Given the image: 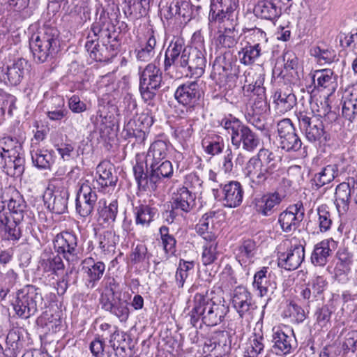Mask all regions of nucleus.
Returning a JSON list of instances; mask_svg holds the SVG:
<instances>
[{"mask_svg":"<svg viewBox=\"0 0 357 357\" xmlns=\"http://www.w3.org/2000/svg\"><path fill=\"white\" fill-rule=\"evenodd\" d=\"M119 33L111 22L109 14L102 10L99 17L92 24L85 47L90 57L100 62L109 61L120 46Z\"/></svg>","mask_w":357,"mask_h":357,"instance_id":"obj_1","label":"nucleus"},{"mask_svg":"<svg viewBox=\"0 0 357 357\" xmlns=\"http://www.w3.org/2000/svg\"><path fill=\"white\" fill-rule=\"evenodd\" d=\"M229 311V307L221 301L215 302L213 298L197 294L193 300L187 301L182 315L193 326L201 328L202 324L207 326L221 324Z\"/></svg>","mask_w":357,"mask_h":357,"instance_id":"obj_2","label":"nucleus"},{"mask_svg":"<svg viewBox=\"0 0 357 357\" xmlns=\"http://www.w3.org/2000/svg\"><path fill=\"white\" fill-rule=\"evenodd\" d=\"M205 59L196 48L186 47L183 49L180 58V75L183 77L196 79L204 73ZM197 84L195 80L188 84H180V104L186 107V112L193 107L197 100Z\"/></svg>","mask_w":357,"mask_h":357,"instance_id":"obj_3","label":"nucleus"},{"mask_svg":"<svg viewBox=\"0 0 357 357\" xmlns=\"http://www.w3.org/2000/svg\"><path fill=\"white\" fill-rule=\"evenodd\" d=\"M0 199V231H4L5 235L16 241L22 236L20 225L24 219L26 203L16 190L8 199L7 207L6 200L2 196Z\"/></svg>","mask_w":357,"mask_h":357,"instance_id":"obj_4","label":"nucleus"},{"mask_svg":"<svg viewBox=\"0 0 357 357\" xmlns=\"http://www.w3.org/2000/svg\"><path fill=\"white\" fill-rule=\"evenodd\" d=\"M277 167L274 153L268 149H260L257 155L249 159L245 167L251 187L254 189L265 187L273 178Z\"/></svg>","mask_w":357,"mask_h":357,"instance_id":"obj_5","label":"nucleus"},{"mask_svg":"<svg viewBox=\"0 0 357 357\" xmlns=\"http://www.w3.org/2000/svg\"><path fill=\"white\" fill-rule=\"evenodd\" d=\"M30 48L34 59L43 63L53 58L59 47V31L57 29L44 26L32 35Z\"/></svg>","mask_w":357,"mask_h":357,"instance_id":"obj_6","label":"nucleus"},{"mask_svg":"<svg viewBox=\"0 0 357 357\" xmlns=\"http://www.w3.org/2000/svg\"><path fill=\"white\" fill-rule=\"evenodd\" d=\"M102 284L103 289L99 298L101 308L116 317L121 322H126L130 310L127 301L121 298L119 284L114 278L109 277L102 281Z\"/></svg>","mask_w":357,"mask_h":357,"instance_id":"obj_7","label":"nucleus"},{"mask_svg":"<svg viewBox=\"0 0 357 357\" xmlns=\"http://www.w3.org/2000/svg\"><path fill=\"white\" fill-rule=\"evenodd\" d=\"M220 125L231 135V144L236 149L252 153L260 145L259 137L231 114L222 119Z\"/></svg>","mask_w":357,"mask_h":357,"instance_id":"obj_8","label":"nucleus"},{"mask_svg":"<svg viewBox=\"0 0 357 357\" xmlns=\"http://www.w3.org/2000/svg\"><path fill=\"white\" fill-rule=\"evenodd\" d=\"M16 314L22 319H28L45 305L39 288L26 285L18 290L13 303Z\"/></svg>","mask_w":357,"mask_h":357,"instance_id":"obj_9","label":"nucleus"},{"mask_svg":"<svg viewBox=\"0 0 357 357\" xmlns=\"http://www.w3.org/2000/svg\"><path fill=\"white\" fill-rule=\"evenodd\" d=\"M299 128L305 132L307 139L312 143H325L330 139L324 129L321 114L314 115L313 112L299 111L296 113Z\"/></svg>","mask_w":357,"mask_h":357,"instance_id":"obj_10","label":"nucleus"},{"mask_svg":"<svg viewBox=\"0 0 357 357\" xmlns=\"http://www.w3.org/2000/svg\"><path fill=\"white\" fill-rule=\"evenodd\" d=\"M287 245L286 242L278 248V266L287 271L298 268L305 259L304 245L293 238Z\"/></svg>","mask_w":357,"mask_h":357,"instance_id":"obj_11","label":"nucleus"},{"mask_svg":"<svg viewBox=\"0 0 357 357\" xmlns=\"http://www.w3.org/2000/svg\"><path fill=\"white\" fill-rule=\"evenodd\" d=\"M69 192L64 183L57 179L52 181L43 195L47 208L56 214H63L67 211Z\"/></svg>","mask_w":357,"mask_h":357,"instance_id":"obj_12","label":"nucleus"},{"mask_svg":"<svg viewBox=\"0 0 357 357\" xmlns=\"http://www.w3.org/2000/svg\"><path fill=\"white\" fill-rule=\"evenodd\" d=\"M219 186L220 188H213V195L225 207L236 208L242 204L244 190L240 182L231 181Z\"/></svg>","mask_w":357,"mask_h":357,"instance_id":"obj_13","label":"nucleus"},{"mask_svg":"<svg viewBox=\"0 0 357 357\" xmlns=\"http://www.w3.org/2000/svg\"><path fill=\"white\" fill-rule=\"evenodd\" d=\"M162 73L154 63L146 66L140 75L139 91L145 102L152 100L155 96V91L160 86Z\"/></svg>","mask_w":357,"mask_h":357,"instance_id":"obj_14","label":"nucleus"},{"mask_svg":"<svg viewBox=\"0 0 357 357\" xmlns=\"http://www.w3.org/2000/svg\"><path fill=\"white\" fill-rule=\"evenodd\" d=\"M54 248L58 255L69 262L76 261L80 252L77 236L69 231L61 232L55 236Z\"/></svg>","mask_w":357,"mask_h":357,"instance_id":"obj_15","label":"nucleus"},{"mask_svg":"<svg viewBox=\"0 0 357 357\" xmlns=\"http://www.w3.org/2000/svg\"><path fill=\"white\" fill-rule=\"evenodd\" d=\"M305 217V208L301 202L289 206L278 215V222L284 233L291 234L299 227Z\"/></svg>","mask_w":357,"mask_h":357,"instance_id":"obj_16","label":"nucleus"},{"mask_svg":"<svg viewBox=\"0 0 357 357\" xmlns=\"http://www.w3.org/2000/svg\"><path fill=\"white\" fill-rule=\"evenodd\" d=\"M28 67L27 61L22 58H18L11 63L0 67V82L6 85H18L28 70Z\"/></svg>","mask_w":357,"mask_h":357,"instance_id":"obj_17","label":"nucleus"},{"mask_svg":"<svg viewBox=\"0 0 357 357\" xmlns=\"http://www.w3.org/2000/svg\"><path fill=\"white\" fill-rule=\"evenodd\" d=\"M232 304L242 318H252L253 313L257 309V305L251 294L245 287L242 286L235 288L232 296Z\"/></svg>","mask_w":357,"mask_h":357,"instance_id":"obj_18","label":"nucleus"},{"mask_svg":"<svg viewBox=\"0 0 357 357\" xmlns=\"http://www.w3.org/2000/svg\"><path fill=\"white\" fill-rule=\"evenodd\" d=\"M96 202V192L89 185L83 183L77 192L75 200L77 213L82 218L89 217L93 211Z\"/></svg>","mask_w":357,"mask_h":357,"instance_id":"obj_19","label":"nucleus"},{"mask_svg":"<svg viewBox=\"0 0 357 357\" xmlns=\"http://www.w3.org/2000/svg\"><path fill=\"white\" fill-rule=\"evenodd\" d=\"M238 0H211L208 20L211 22H221L230 20L231 13L238 8Z\"/></svg>","mask_w":357,"mask_h":357,"instance_id":"obj_20","label":"nucleus"},{"mask_svg":"<svg viewBox=\"0 0 357 357\" xmlns=\"http://www.w3.org/2000/svg\"><path fill=\"white\" fill-rule=\"evenodd\" d=\"M84 284L87 289H93L102 277L105 265L102 261H95L91 257L85 259L82 268Z\"/></svg>","mask_w":357,"mask_h":357,"instance_id":"obj_21","label":"nucleus"},{"mask_svg":"<svg viewBox=\"0 0 357 357\" xmlns=\"http://www.w3.org/2000/svg\"><path fill=\"white\" fill-rule=\"evenodd\" d=\"M272 351L278 356L289 354L295 344L292 334L286 333L280 327L275 326L271 335Z\"/></svg>","mask_w":357,"mask_h":357,"instance_id":"obj_22","label":"nucleus"},{"mask_svg":"<svg viewBox=\"0 0 357 357\" xmlns=\"http://www.w3.org/2000/svg\"><path fill=\"white\" fill-rule=\"evenodd\" d=\"M337 246V243L333 238L325 239L317 243L311 255L312 264L317 266H324Z\"/></svg>","mask_w":357,"mask_h":357,"instance_id":"obj_23","label":"nucleus"},{"mask_svg":"<svg viewBox=\"0 0 357 357\" xmlns=\"http://www.w3.org/2000/svg\"><path fill=\"white\" fill-rule=\"evenodd\" d=\"M114 167L108 161L101 162L96 167L98 177L94 183V188L105 190L114 187L118 181V177L113 172Z\"/></svg>","mask_w":357,"mask_h":357,"instance_id":"obj_24","label":"nucleus"},{"mask_svg":"<svg viewBox=\"0 0 357 357\" xmlns=\"http://www.w3.org/2000/svg\"><path fill=\"white\" fill-rule=\"evenodd\" d=\"M195 205V196L192 195V190H180V210L184 213L180 215L183 218L186 226L192 225L197 219Z\"/></svg>","mask_w":357,"mask_h":357,"instance_id":"obj_25","label":"nucleus"},{"mask_svg":"<svg viewBox=\"0 0 357 357\" xmlns=\"http://www.w3.org/2000/svg\"><path fill=\"white\" fill-rule=\"evenodd\" d=\"M165 75L176 79L178 73V38H174L165 52L164 61Z\"/></svg>","mask_w":357,"mask_h":357,"instance_id":"obj_26","label":"nucleus"},{"mask_svg":"<svg viewBox=\"0 0 357 357\" xmlns=\"http://www.w3.org/2000/svg\"><path fill=\"white\" fill-rule=\"evenodd\" d=\"M312 80L315 88L326 89L329 94L333 93L337 87V76L329 68L315 70Z\"/></svg>","mask_w":357,"mask_h":357,"instance_id":"obj_27","label":"nucleus"},{"mask_svg":"<svg viewBox=\"0 0 357 357\" xmlns=\"http://www.w3.org/2000/svg\"><path fill=\"white\" fill-rule=\"evenodd\" d=\"M273 102L278 112L284 114L296 105V98L285 85L277 89L273 94Z\"/></svg>","mask_w":357,"mask_h":357,"instance_id":"obj_28","label":"nucleus"},{"mask_svg":"<svg viewBox=\"0 0 357 357\" xmlns=\"http://www.w3.org/2000/svg\"><path fill=\"white\" fill-rule=\"evenodd\" d=\"M276 1L259 0L254 8L255 16L271 22L277 20L282 14V9Z\"/></svg>","mask_w":357,"mask_h":357,"instance_id":"obj_29","label":"nucleus"},{"mask_svg":"<svg viewBox=\"0 0 357 357\" xmlns=\"http://www.w3.org/2000/svg\"><path fill=\"white\" fill-rule=\"evenodd\" d=\"M352 177L347 182H342L337 185L335 192V204L340 213H346L349 208L352 197Z\"/></svg>","mask_w":357,"mask_h":357,"instance_id":"obj_30","label":"nucleus"},{"mask_svg":"<svg viewBox=\"0 0 357 357\" xmlns=\"http://www.w3.org/2000/svg\"><path fill=\"white\" fill-rule=\"evenodd\" d=\"M282 202V196L278 192L267 193L255 199L256 211L264 216L271 215L273 208Z\"/></svg>","mask_w":357,"mask_h":357,"instance_id":"obj_31","label":"nucleus"},{"mask_svg":"<svg viewBox=\"0 0 357 357\" xmlns=\"http://www.w3.org/2000/svg\"><path fill=\"white\" fill-rule=\"evenodd\" d=\"M268 269L267 267H263L254 275L253 287L259 291L261 297L273 293L276 288L275 283L271 281L270 275L267 274Z\"/></svg>","mask_w":357,"mask_h":357,"instance_id":"obj_32","label":"nucleus"},{"mask_svg":"<svg viewBox=\"0 0 357 357\" xmlns=\"http://www.w3.org/2000/svg\"><path fill=\"white\" fill-rule=\"evenodd\" d=\"M149 180L153 190L156 188V183L162 178H169L173 174L172 165L169 160H162L160 162L154 163L153 166H149Z\"/></svg>","mask_w":357,"mask_h":357,"instance_id":"obj_33","label":"nucleus"},{"mask_svg":"<svg viewBox=\"0 0 357 357\" xmlns=\"http://www.w3.org/2000/svg\"><path fill=\"white\" fill-rule=\"evenodd\" d=\"M339 174L338 166L336 164L328 165L322 167L320 171L316 173L312 179V184L317 188H320L324 185L331 183Z\"/></svg>","mask_w":357,"mask_h":357,"instance_id":"obj_34","label":"nucleus"},{"mask_svg":"<svg viewBox=\"0 0 357 357\" xmlns=\"http://www.w3.org/2000/svg\"><path fill=\"white\" fill-rule=\"evenodd\" d=\"M167 143L162 140H157L152 143L146 154V167L162 161L167 155Z\"/></svg>","mask_w":357,"mask_h":357,"instance_id":"obj_35","label":"nucleus"},{"mask_svg":"<svg viewBox=\"0 0 357 357\" xmlns=\"http://www.w3.org/2000/svg\"><path fill=\"white\" fill-rule=\"evenodd\" d=\"M22 149V143L16 137L6 136L0 139V157L2 159L12 158L16 153H21Z\"/></svg>","mask_w":357,"mask_h":357,"instance_id":"obj_36","label":"nucleus"},{"mask_svg":"<svg viewBox=\"0 0 357 357\" xmlns=\"http://www.w3.org/2000/svg\"><path fill=\"white\" fill-rule=\"evenodd\" d=\"M225 22H231V25L224 27V32L220 33L217 38V42L224 47L230 48L236 45V38L238 35V31L235 29L236 23L233 19V13H231L230 20L225 19L224 22L220 23H225Z\"/></svg>","mask_w":357,"mask_h":357,"instance_id":"obj_37","label":"nucleus"},{"mask_svg":"<svg viewBox=\"0 0 357 357\" xmlns=\"http://www.w3.org/2000/svg\"><path fill=\"white\" fill-rule=\"evenodd\" d=\"M31 155L33 164L40 169H50L54 160L50 152L32 146Z\"/></svg>","mask_w":357,"mask_h":357,"instance_id":"obj_38","label":"nucleus"},{"mask_svg":"<svg viewBox=\"0 0 357 357\" xmlns=\"http://www.w3.org/2000/svg\"><path fill=\"white\" fill-rule=\"evenodd\" d=\"M146 42L139 50H137V58L142 61H149L155 55V47L156 46V39L153 29L148 31Z\"/></svg>","mask_w":357,"mask_h":357,"instance_id":"obj_39","label":"nucleus"},{"mask_svg":"<svg viewBox=\"0 0 357 357\" xmlns=\"http://www.w3.org/2000/svg\"><path fill=\"white\" fill-rule=\"evenodd\" d=\"M202 146L206 153L215 155L222 152L225 143L222 137L212 133L208 135L202 140Z\"/></svg>","mask_w":357,"mask_h":357,"instance_id":"obj_40","label":"nucleus"},{"mask_svg":"<svg viewBox=\"0 0 357 357\" xmlns=\"http://www.w3.org/2000/svg\"><path fill=\"white\" fill-rule=\"evenodd\" d=\"M134 213L137 225L148 226L153 220L157 209L149 205L141 204L135 208Z\"/></svg>","mask_w":357,"mask_h":357,"instance_id":"obj_41","label":"nucleus"},{"mask_svg":"<svg viewBox=\"0 0 357 357\" xmlns=\"http://www.w3.org/2000/svg\"><path fill=\"white\" fill-rule=\"evenodd\" d=\"M261 47L259 43L251 45H246L238 51V55L240 62L244 65H251L261 54Z\"/></svg>","mask_w":357,"mask_h":357,"instance_id":"obj_42","label":"nucleus"},{"mask_svg":"<svg viewBox=\"0 0 357 357\" xmlns=\"http://www.w3.org/2000/svg\"><path fill=\"white\" fill-rule=\"evenodd\" d=\"M98 220L103 223L110 224L115 221L118 213V202L114 200L106 205L104 203V206L98 209Z\"/></svg>","mask_w":357,"mask_h":357,"instance_id":"obj_43","label":"nucleus"},{"mask_svg":"<svg viewBox=\"0 0 357 357\" xmlns=\"http://www.w3.org/2000/svg\"><path fill=\"white\" fill-rule=\"evenodd\" d=\"M317 224L321 232L328 231L333 224L331 213L328 206L323 204L317 208Z\"/></svg>","mask_w":357,"mask_h":357,"instance_id":"obj_44","label":"nucleus"},{"mask_svg":"<svg viewBox=\"0 0 357 357\" xmlns=\"http://www.w3.org/2000/svg\"><path fill=\"white\" fill-rule=\"evenodd\" d=\"M61 256L57 255L53 257L43 259L40 264L43 271L45 272H52L56 275H58L59 271H63L65 266Z\"/></svg>","mask_w":357,"mask_h":357,"instance_id":"obj_45","label":"nucleus"},{"mask_svg":"<svg viewBox=\"0 0 357 357\" xmlns=\"http://www.w3.org/2000/svg\"><path fill=\"white\" fill-rule=\"evenodd\" d=\"M135 121L130 119L125 125L122 134L125 138L135 137L137 141L142 142L145 140L146 134L142 128H135Z\"/></svg>","mask_w":357,"mask_h":357,"instance_id":"obj_46","label":"nucleus"},{"mask_svg":"<svg viewBox=\"0 0 357 357\" xmlns=\"http://www.w3.org/2000/svg\"><path fill=\"white\" fill-rule=\"evenodd\" d=\"M312 56L317 59L320 64L331 63L335 59V53L333 50L321 49L320 47H314L310 50Z\"/></svg>","mask_w":357,"mask_h":357,"instance_id":"obj_47","label":"nucleus"},{"mask_svg":"<svg viewBox=\"0 0 357 357\" xmlns=\"http://www.w3.org/2000/svg\"><path fill=\"white\" fill-rule=\"evenodd\" d=\"M279 146L287 152H296L302 146V142L297 133L279 141Z\"/></svg>","mask_w":357,"mask_h":357,"instance_id":"obj_48","label":"nucleus"},{"mask_svg":"<svg viewBox=\"0 0 357 357\" xmlns=\"http://www.w3.org/2000/svg\"><path fill=\"white\" fill-rule=\"evenodd\" d=\"M332 313V307L328 305L317 307L314 314L316 324L321 328L326 327L330 322Z\"/></svg>","mask_w":357,"mask_h":357,"instance_id":"obj_49","label":"nucleus"},{"mask_svg":"<svg viewBox=\"0 0 357 357\" xmlns=\"http://www.w3.org/2000/svg\"><path fill=\"white\" fill-rule=\"evenodd\" d=\"M257 250V245L255 241L247 239L243 241L238 248V257L244 259H251L254 257Z\"/></svg>","mask_w":357,"mask_h":357,"instance_id":"obj_50","label":"nucleus"},{"mask_svg":"<svg viewBox=\"0 0 357 357\" xmlns=\"http://www.w3.org/2000/svg\"><path fill=\"white\" fill-rule=\"evenodd\" d=\"M168 231L169 229L165 226H162L160 229L164 250L166 253L169 255H174L176 252V241L173 236L169 234Z\"/></svg>","mask_w":357,"mask_h":357,"instance_id":"obj_51","label":"nucleus"},{"mask_svg":"<svg viewBox=\"0 0 357 357\" xmlns=\"http://www.w3.org/2000/svg\"><path fill=\"white\" fill-rule=\"evenodd\" d=\"M12 158L13 160L9 158L6 174L9 176H18L24 172V158L20 156V153H16Z\"/></svg>","mask_w":357,"mask_h":357,"instance_id":"obj_52","label":"nucleus"},{"mask_svg":"<svg viewBox=\"0 0 357 357\" xmlns=\"http://www.w3.org/2000/svg\"><path fill=\"white\" fill-rule=\"evenodd\" d=\"M264 337L261 335H255L252 340H250V346L248 347L246 353L247 357H261L264 352V344L263 343Z\"/></svg>","mask_w":357,"mask_h":357,"instance_id":"obj_53","label":"nucleus"},{"mask_svg":"<svg viewBox=\"0 0 357 357\" xmlns=\"http://www.w3.org/2000/svg\"><path fill=\"white\" fill-rule=\"evenodd\" d=\"M115 235L111 231H105L99 237V247L104 252L114 251L115 248Z\"/></svg>","mask_w":357,"mask_h":357,"instance_id":"obj_54","label":"nucleus"},{"mask_svg":"<svg viewBox=\"0 0 357 357\" xmlns=\"http://www.w3.org/2000/svg\"><path fill=\"white\" fill-rule=\"evenodd\" d=\"M342 349L344 354L352 352L354 354L357 350V330L348 331L342 342Z\"/></svg>","mask_w":357,"mask_h":357,"instance_id":"obj_55","label":"nucleus"},{"mask_svg":"<svg viewBox=\"0 0 357 357\" xmlns=\"http://www.w3.org/2000/svg\"><path fill=\"white\" fill-rule=\"evenodd\" d=\"M277 130L279 141L296 133L294 124L289 119H284L280 121L277 123Z\"/></svg>","mask_w":357,"mask_h":357,"instance_id":"obj_56","label":"nucleus"},{"mask_svg":"<svg viewBox=\"0 0 357 357\" xmlns=\"http://www.w3.org/2000/svg\"><path fill=\"white\" fill-rule=\"evenodd\" d=\"M342 114L349 122H353L357 116V103L343 96Z\"/></svg>","mask_w":357,"mask_h":357,"instance_id":"obj_57","label":"nucleus"},{"mask_svg":"<svg viewBox=\"0 0 357 357\" xmlns=\"http://www.w3.org/2000/svg\"><path fill=\"white\" fill-rule=\"evenodd\" d=\"M284 315L286 317H290L297 322H302L305 319L304 310L297 304L290 303L286 310L284 311Z\"/></svg>","mask_w":357,"mask_h":357,"instance_id":"obj_58","label":"nucleus"},{"mask_svg":"<svg viewBox=\"0 0 357 357\" xmlns=\"http://www.w3.org/2000/svg\"><path fill=\"white\" fill-rule=\"evenodd\" d=\"M337 257L344 271H349L353 263V254L349 252L347 248H342L338 250Z\"/></svg>","mask_w":357,"mask_h":357,"instance_id":"obj_59","label":"nucleus"},{"mask_svg":"<svg viewBox=\"0 0 357 357\" xmlns=\"http://www.w3.org/2000/svg\"><path fill=\"white\" fill-rule=\"evenodd\" d=\"M216 244H205L204 245V251L202 253V262L204 265L212 264L217 258Z\"/></svg>","mask_w":357,"mask_h":357,"instance_id":"obj_60","label":"nucleus"},{"mask_svg":"<svg viewBox=\"0 0 357 357\" xmlns=\"http://www.w3.org/2000/svg\"><path fill=\"white\" fill-rule=\"evenodd\" d=\"M39 321L45 325L49 330L52 333H56L61 326V320L56 317H54L52 314L49 316L47 313H45L40 318Z\"/></svg>","mask_w":357,"mask_h":357,"instance_id":"obj_61","label":"nucleus"},{"mask_svg":"<svg viewBox=\"0 0 357 357\" xmlns=\"http://www.w3.org/2000/svg\"><path fill=\"white\" fill-rule=\"evenodd\" d=\"M248 77L252 78L253 82L250 84H244L243 89L249 92L252 88L257 89L264 86V75L261 73H256L253 71H248Z\"/></svg>","mask_w":357,"mask_h":357,"instance_id":"obj_62","label":"nucleus"},{"mask_svg":"<svg viewBox=\"0 0 357 357\" xmlns=\"http://www.w3.org/2000/svg\"><path fill=\"white\" fill-rule=\"evenodd\" d=\"M22 334L20 329H12L6 337V343L13 350L18 349L22 347Z\"/></svg>","mask_w":357,"mask_h":357,"instance_id":"obj_63","label":"nucleus"},{"mask_svg":"<svg viewBox=\"0 0 357 357\" xmlns=\"http://www.w3.org/2000/svg\"><path fill=\"white\" fill-rule=\"evenodd\" d=\"M307 284L314 291V294H317L320 296L326 289L328 282L323 277L317 276L310 280Z\"/></svg>","mask_w":357,"mask_h":357,"instance_id":"obj_64","label":"nucleus"}]
</instances>
